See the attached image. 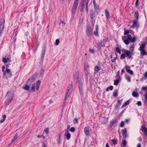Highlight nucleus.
<instances>
[{
  "mask_svg": "<svg viewBox=\"0 0 147 147\" xmlns=\"http://www.w3.org/2000/svg\"><path fill=\"white\" fill-rule=\"evenodd\" d=\"M41 83V81L40 80H38L36 83L32 84L31 85V92H35L36 90H38Z\"/></svg>",
  "mask_w": 147,
  "mask_h": 147,
  "instance_id": "1",
  "label": "nucleus"
},
{
  "mask_svg": "<svg viewBox=\"0 0 147 147\" xmlns=\"http://www.w3.org/2000/svg\"><path fill=\"white\" fill-rule=\"evenodd\" d=\"M146 46V44H142L140 45L138 49V50L140 52V57L141 58H142L144 55H147V53L145 51V49Z\"/></svg>",
  "mask_w": 147,
  "mask_h": 147,
  "instance_id": "2",
  "label": "nucleus"
},
{
  "mask_svg": "<svg viewBox=\"0 0 147 147\" xmlns=\"http://www.w3.org/2000/svg\"><path fill=\"white\" fill-rule=\"evenodd\" d=\"M92 25L93 26H94V23H92ZM93 27H91L90 26H87V27L86 30V33L87 35L90 36V35L91 34H92L93 33Z\"/></svg>",
  "mask_w": 147,
  "mask_h": 147,
  "instance_id": "3",
  "label": "nucleus"
},
{
  "mask_svg": "<svg viewBox=\"0 0 147 147\" xmlns=\"http://www.w3.org/2000/svg\"><path fill=\"white\" fill-rule=\"evenodd\" d=\"M73 85L72 84H70L67 90L65 98V99H67L69 95L71 93L72 90Z\"/></svg>",
  "mask_w": 147,
  "mask_h": 147,
  "instance_id": "4",
  "label": "nucleus"
},
{
  "mask_svg": "<svg viewBox=\"0 0 147 147\" xmlns=\"http://www.w3.org/2000/svg\"><path fill=\"white\" fill-rule=\"evenodd\" d=\"M69 129H67L64 134L65 137L67 140H69L71 137V134L69 132Z\"/></svg>",
  "mask_w": 147,
  "mask_h": 147,
  "instance_id": "5",
  "label": "nucleus"
},
{
  "mask_svg": "<svg viewBox=\"0 0 147 147\" xmlns=\"http://www.w3.org/2000/svg\"><path fill=\"white\" fill-rule=\"evenodd\" d=\"M36 77L35 75H32L26 81L27 84H29L33 83L35 80Z\"/></svg>",
  "mask_w": 147,
  "mask_h": 147,
  "instance_id": "6",
  "label": "nucleus"
},
{
  "mask_svg": "<svg viewBox=\"0 0 147 147\" xmlns=\"http://www.w3.org/2000/svg\"><path fill=\"white\" fill-rule=\"evenodd\" d=\"M4 22L5 20L4 19H1L0 21V33L3 29Z\"/></svg>",
  "mask_w": 147,
  "mask_h": 147,
  "instance_id": "7",
  "label": "nucleus"
},
{
  "mask_svg": "<svg viewBox=\"0 0 147 147\" xmlns=\"http://www.w3.org/2000/svg\"><path fill=\"white\" fill-rule=\"evenodd\" d=\"M86 1V0H81L80 6H81V9H80V11L82 12L84 11L85 6H86V5L85 3Z\"/></svg>",
  "mask_w": 147,
  "mask_h": 147,
  "instance_id": "8",
  "label": "nucleus"
},
{
  "mask_svg": "<svg viewBox=\"0 0 147 147\" xmlns=\"http://www.w3.org/2000/svg\"><path fill=\"white\" fill-rule=\"evenodd\" d=\"M5 71L6 72V73H7V75L3 76H5L6 78H7L8 77H10L11 76L12 73L9 69H8L6 67V71Z\"/></svg>",
  "mask_w": 147,
  "mask_h": 147,
  "instance_id": "9",
  "label": "nucleus"
},
{
  "mask_svg": "<svg viewBox=\"0 0 147 147\" xmlns=\"http://www.w3.org/2000/svg\"><path fill=\"white\" fill-rule=\"evenodd\" d=\"M137 20H134L133 21V25L131 26L132 27L138 28L139 26V25L138 23Z\"/></svg>",
  "mask_w": 147,
  "mask_h": 147,
  "instance_id": "10",
  "label": "nucleus"
},
{
  "mask_svg": "<svg viewBox=\"0 0 147 147\" xmlns=\"http://www.w3.org/2000/svg\"><path fill=\"white\" fill-rule=\"evenodd\" d=\"M90 127H85L84 128V131L85 134L87 136L90 135Z\"/></svg>",
  "mask_w": 147,
  "mask_h": 147,
  "instance_id": "11",
  "label": "nucleus"
},
{
  "mask_svg": "<svg viewBox=\"0 0 147 147\" xmlns=\"http://www.w3.org/2000/svg\"><path fill=\"white\" fill-rule=\"evenodd\" d=\"M127 57L130 58L131 57V56L132 55V52L130 51H128L127 50H125L124 52Z\"/></svg>",
  "mask_w": 147,
  "mask_h": 147,
  "instance_id": "12",
  "label": "nucleus"
},
{
  "mask_svg": "<svg viewBox=\"0 0 147 147\" xmlns=\"http://www.w3.org/2000/svg\"><path fill=\"white\" fill-rule=\"evenodd\" d=\"M79 2H76L74 1V3L72 8V12L74 13L75 11V10L78 7Z\"/></svg>",
  "mask_w": 147,
  "mask_h": 147,
  "instance_id": "13",
  "label": "nucleus"
},
{
  "mask_svg": "<svg viewBox=\"0 0 147 147\" xmlns=\"http://www.w3.org/2000/svg\"><path fill=\"white\" fill-rule=\"evenodd\" d=\"M127 36H123L122 38L123 41L126 45H128L129 43V40L127 39Z\"/></svg>",
  "mask_w": 147,
  "mask_h": 147,
  "instance_id": "14",
  "label": "nucleus"
},
{
  "mask_svg": "<svg viewBox=\"0 0 147 147\" xmlns=\"http://www.w3.org/2000/svg\"><path fill=\"white\" fill-rule=\"evenodd\" d=\"M125 69L126 71L130 74L131 75L133 74V72L130 69V67L129 66H128L126 65L125 66Z\"/></svg>",
  "mask_w": 147,
  "mask_h": 147,
  "instance_id": "15",
  "label": "nucleus"
},
{
  "mask_svg": "<svg viewBox=\"0 0 147 147\" xmlns=\"http://www.w3.org/2000/svg\"><path fill=\"white\" fill-rule=\"evenodd\" d=\"M100 121L103 123H106L108 121V118H107L105 117H101L100 118Z\"/></svg>",
  "mask_w": 147,
  "mask_h": 147,
  "instance_id": "16",
  "label": "nucleus"
},
{
  "mask_svg": "<svg viewBox=\"0 0 147 147\" xmlns=\"http://www.w3.org/2000/svg\"><path fill=\"white\" fill-rule=\"evenodd\" d=\"M95 30L94 32V34L96 36H98V25H96L95 26Z\"/></svg>",
  "mask_w": 147,
  "mask_h": 147,
  "instance_id": "17",
  "label": "nucleus"
},
{
  "mask_svg": "<svg viewBox=\"0 0 147 147\" xmlns=\"http://www.w3.org/2000/svg\"><path fill=\"white\" fill-rule=\"evenodd\" d=\"M142 89L143 91H146L145 95V99L146 100H147V86L142 87Z\"/></svg>",
  "mask_w": 147,
  "mask_h": 147,
  "instance_id": "18",
  "label": "nucleus"
},
{
  "mask_svg": "<svg viewBox=\"0 0 147 147\" xmlns=\"http://www.w3.org/2000/svg\"><path fill=\"white\" fill-rule=\"evenodd\" d=\"M126 128H124L122 130V133L123 137L125 138L126 137Z\"/></svg>",
  "mask_w": 147,
  "mask_h": 147,
  "instance_id": "19",
  "label": "nucleus"
},
{
  "mask_svg": "<svg viewBox=\"0 0 147 147\" xmlns=\"http://www.w3.org/2000/svg\"><path fill=\"white\" fill-rule=\"evenodd\" d=\"M7 94L9 95H11V98H9L10 101L11 102L13 98V96L14 92H10L9 91L7 93Z\"/></svg>",
  "mask_w": 147,
  "mask_h": 147,
  "instance_id": "20",
  "label": "nucleus"
},
{
  "mask_svg": "<svg viewBox=\"0 0 147 147\" xmlns=\"http://www.w3.org/2000/svg\"><path fill=\"white\" fill-rule=\"evenodd\" d=\"M141 128L143 131L146 135H147V128H145V126L144 125H143L142 126Z\"/></svg>",
  "mask_w": 147,
  "mask_h": 147,
  "instance_id": "21",
  "label": "nucleus"
},
{
  "mask_svg": "<svg viewBox=\"0 0 147 147\" xmlns=\"http://www.w3.org/2000/svg\"><path fill=\"white\" fill-rule=\"evenodd\" d=\"M127 141L125 140H123L121 145L122 147H127Z\"/></svg>",
  "mask_w": 147,
  "mask_h": 147,
  "instance_id": "22",
  "label": "nucleus"
},
{
  "mask_svg": "<svg viewBox=\"0 0 147 147\" xmlns=\"http://www.w3.org/2000/svg\"><path fill=\"white\" fill-rule=\"evenodd\" d=\"M130 100H127V101L125 102L123 105L122 108H123L124 107H125L127 105L129 104L130 102Z\"/></svg>",
  "mask_w": 147,
  "mask_h": 147,
  "instance_id": "23",
  "label": "nucleus"
},
{
  "mask_svg": "<svg viewBox=\"0 0 147 147\" xmlns=\"http://www.w3.org/2000/svg\"><path fill=\"white\" fill-rule=\"evenodd\" d=\"M134 17L136 19V20H138V17H139V14L138 12V11H136L135 12L134 15Z\"/></svg>",
  "mask_w": 147,
  "mask_h": 147,
  "instance_id": "24",
  "label": "nucleus"
},
{
  "mask_svg": "<svg viewBox=\"0 0 147 147\" xmlns=\"http://www.w3.org/2000/svg\"><path fill=\"white\" fill-rule=\"evenodd\" d=\"M105 15L106 18L107 19H108L109 18V13L107 9H105Z\"/></svg>",
  "mask_w": 147,
  "mask_h": 147,
  "instance_id": "25",
  "label": "nucleus"
},
{
  "mask_svg": "<svg viewBox=\"0 0 147 147\" xmlns=\"http://www.w3.org/2000/svg\"><path fill=\"white\" fill-rule=\"evenodd\" d=\"M132 95L133 96L135 97H137L139 96L138 93L134 91L132 92Z\"/></svg>",
  "mask_w": 147,
  "mask_h": 147,
  "instance_id": "26",
  "label": "nucleus"
},
{
  "mask_svg": "<svg viewBox=\"0 0 147 147\" xmlns=\"http://www.w3.org/2000/svg\"><path fill=\"white\" fill-rule=\"evenodd\" d=\"M118 92L117 90H115L113 92V95L114 97H116L117 96Z\"/></svg>",
  "mask_w": 147,
  "mask_h": 147,
  "instance_id": "27",
  "label": "nucleus"
},
{
  "mask_svg": "<svg viewBox=\"0 0 147 147\" xmlns=\"http://www.w3.org/2000/svg\"><path fill=\"white\" fill-rule=\"evenodd\" d=\"M134 44L131 45L129 47V50L131 52H132L134 51Z\"/></svg>",
  "mask_w": 147,
  "mask_h": 147,
  "instance_id": "28",
  "label": "nucleus"
},
{
  "mask_svg": "<svg viewBox=\"0 0 147 147\" xmlns=\"http://www.w3.org/2000/svg\"><path fill=\"white\" fill-rule=\"evenodd\" d=\"M30 86L28 85H26L24 88V89L27 90H29Z\"/></svg>",
  "mask_w": 147,
  "mask_h": 147,
  "instance_id": "29",
  "label": "nucleus"
},
{
  "mask_svg": "<svg viewBox=\"0 0 147 147\" xmlns=\"http://www.w3.org/2000/svg\"><path fill=\"white\" fill-rule=\"evenodd\" d=\"M5 68V67L4 66H3L2 67V71L3 73V76H6L7 75V73H6V72H5V71H4V69Z\"/></svg>",
  "mask_w": 147,
  "mask_h": 147,
  "instance_id": "30",
  "label": "nucleus"
},
{
  "mask_svg": "<svg viewBox=\"0 0 147 147\" xmlns=\"http://www.w3.org/2000/svg\"><path fill=\"white\" fill-rule=\"evenodd\" d=\"M137 38V37L135 36H134L133 37L132 39H131V42H132L134 43L136 39Z\"/></svg>",
  "mask_w": 147,
  "mask_h": 147,
  "instance_id": "31",
  "label": "nucleus"
},
{
  "mask_svg": "<svg viewBox=\"0 0 147 147\" xmlns=\"http://www.w3.org/2000/svg\"><path fill=\"white\" fill-rule=\"evenodd\" d=\"M89 68V65L87 63H86L84 65V68L86 71H87L88 69Z\"/></svg>",
  "mask_w": 147,
  "mask_h": 147,
  "instance_id": "32",
  "label": "nucleus"
},
{
  "mask_svg": "<svg viewBox=\"0 0 147 147\" xmlns=\"http://www.w3.org/2000/svg\"><path fill=\"white\" fill-rule=\"evenodd\" d=\"M89 0H86V1L85 2V4L86 5V8L87 11L88 12V3L89 1Z\"/></svg>",
  "mask_w": 147,
  "mask_h": 147,
  "instance_id": "33",
  "label": "nucleus"
},
{
  "mask_svg": "<svg viewBox=\"0 0 147 147\" xmlns=\"http://www.w3.org/2000/svg\"><path fill=\"white\" fill-rule=\"evenodd\" d=\"M18 137V135L17 134H16L14 136V137L13 138V139H12V140L11 141V142L12 143L15 140H16V139H17Z\"/></svg>",
  "mask_w": 147,
  "mask_h": 147,
  "instance_id": "34",
  "label": "nucleus"
},
{
  "mask_svg": "<svg viewBox=\"0 0 147 147\" xmlns=\"http://www.w3.org/2000/svg\"><path fill=\"white\" fill-rule=\"evenodd\" d=\"M79 90L80 91V93L81 94H82V85L81 84H80V85L79 86Z\"/></svg>",
  "mask_w": 147,
  "mask_h": 147,
  "instance_id": "35",
  "label": "nucleus"
},
{
  "mask_svg": "<svg viewBox=\"0 0 147 147\" xmlns=\"http://www.w3.org/2000/svg\"><path fill=\"white\" fill-rule=\"evenodd\" d=\"M126 79L128 82H130L131 81V77L129 76H126L125 77Z\"/></svg>",
  "mask_w": 147,
  "mask_h": 147,
  "instance_id": "36",
  "label": "nucleus"
},
{
  "mask_svg": "<svg viewBox=\"0 0 147 147\" xmlns=\"http://www.w3.org/2000/svg\"><path fill=\"white\" fill-rule=\"evenodd\" d=\"M125 53H123L122 54L120 57V58L121 59H124L125 58Z\"/></svg>",
  "mask_w": 147,
  "mask_h": 147,
  "instance_id": "37",
  "label": "nucleus"
},
{
  "mask_svg": "<svg viewBox=\"0 0 147 147\" xmlns=\"http://www.w3.org/2000/svg\"><path fill=\"white\" fill-rule=\"evenodd\" d=\"M94 70L96 72H98L99 70V67L98 66H96Z\"/></svg>",
  "mask_w": 147,
  "mask_h": 147,
  "instance_id": "38",
  "label": "nucleus"
},
{
  "mask_svg": "<svg viewBox=\"0 0 147 147\" xmlns=\"http://www.w3.org/2000/svg\"><path fill=\"white\" fill-rule=\"evenodd\" d=\"M59 42V39H57L55 40V45H58Z\"/></svg>",
  "mask_w": 147,
  "mask_h": 147,
  "instance_id": "39",
  "label": "nucleus"
},
{
  "mask_svg": "<svg viewBox=\"0 0 147 147\" xmlns=\"http://www.w3.org/2000/svg\"><path fill=\"white\" fill-rule=\"evenodd\" d=\"M127 37L129 40H131L132 38V37L130 34H127Z\"/></svg>",
  "mask_w": 147,
  "mask_h": 147,
  "instance_id": "40",
  "label": "nucleus"
},
{
  "mask_svg": "<svg viewBox=\"0 0 147 147\" xmlns=\"http://www.w3.org/2000/svg\"><path fill=\"white\" fill-rule=\"evenodd\" d=\"M118 120L117 119H115L112 121V124L115 123L117 122Z\"/></svg>",
  "mask_w": 147,
  "mask_h": 147,
  "instance_id": "41",
  "label": "nucleus"
},
{
  "mask_svg": "<svg viewBox=\"0 0 147 147\" xmlns=\"http://www.w3.org/2000/svg\"><path fill=\"white\" fill-rule=\"evenodd\" d=\"M4 63H6L7 62V59L5 58H3L2 59Z\"/></svg>",
  "mask_w": 147,
  "mask_h": 147,
  "instance_id": "42",
  "label": "nucleus"
},
{
  "mask_svg": "<svg viewBox=\"0 0 147 147\" xmlns=\"http://www.w3.org/2000/svg\"><path fill=\"white\" fill-rule=\"evenodd\" d=\"M119 80H116L114 82V85H117L119 83Z\"/></svg>",
  "mask_w": 147,
  "mask_h": 147,
  "instance_id": "43",
  "label": "nucleus"
},
{
  "mask_svg": "<svg viewBox=\"0 0 147 147\" xmlns=\"http://www.w3.org/2000/svg\"><path fill=\"white\" fill-rule=\"evenodd\" d=\"M90 52L91 53H94L95 52V50L94 49H89Z\"/></svg>",
  "mask_w": 147,
  "mask_h": 147,
  "instance_id": "44",
  "label": "nucleus"
},
{
  "mask_svg": "<svg viewBox=\"0 0 147 147\" xmlns=\"http://www.w3.org/2000/svg\"><path fill=\"white\" fill-rule=\"evenodd\" d=\"M44 131L47 134H48L49 132V130L48 128H46L44 130Z\"/></svg>",
  "mask_w": 147,
  "mask_h": 147,
  "instance_id": "45",
  "label": "nucleus"
},
{
  "mask_svg": "<svg viewBox=\"0 0 147 147\" xmlns=\"http://www.w3.org/2000/svg\"><path fill=\"white\" fill-rule=\"evenodd\" d=\"M116 51L118 53H121V51H120L119 48V47L116 48Z\"/></svg>",
  "mask_w": 147,
  "mask_h": 147,
  "instance_id": "46",
  "label": "nucleus"
},
{
  "mask_svg": "<svg viewBox=\"0 0 147 147\" xmlns=\"http://www.w3.org/2000/svg\"><path fill=\"white\" fill-rule=\"evenodd\" d=\"M144 79H146L147 78V71L145 72L144 74Z\"/></svg>",
  "mask_w": 147,
  "mask_h": 147,
  "instance_id": "47",
  "label": "nucleus"
},
{
  "mask_svg": "<svg viewBox=\"0 0 147 147\" xmlns=\"http://www.w3.org/2000/svg\"><path fill=\"white\" fill-rule=\"evenodd\" d=\"M73 122L75 124H76L78 123L77 119L76 118H75L73 120Z\"/></svg>",
  "mask_w": 147,
  "mask_h": 147,
  "instance_id": "48",
  "label": "nucleus"
},
{
  "mask_svg": "<svg viewBox=\"0 0 147 147\" xmlns=\"http://www.w3.org/2000/svg\"><path fill=\"white\" fill-rule=\"evenodd\" d=\"M112 141L114 144H117V140H116L114 139L112 140Z\"/></svg>",
  "mask_w": 147,
  "mask_h": 147,
  "instance_id": "49",
  "label": "nucleus"
},
{
  "mask_svg": "<svg viewBox=\"0 0 147 147\" xmlns=\"http://www.w3.org/2000/svg\"><path fill=\"white\" fill-rule=\"evenodd\" d=\"M129 30H127L125 31L124 32V34L126 35L128 34L129 33Z\"/></svg>",
  "mask_w": 147,
  "mask_h": 147,
  "instance_id": "50",
  "label": "nucleus"
},
{
  "mask_svg": "<svg viewBox=\"0 0 147 147\" xmlns=\"http://www.w3.org/2000/svg\"><path fill=\"white\" fill-rule=\"evenodd\" d=\"M121 100H118L117 101V105H121Z\"/></svg>",
  "mask_w": 147,
  "mask_h": 147,
  "instance_id": "51",
  "label": "nucleus"
},
{
  "mask_svg": "<svg viewBox=\"0 0 147 147\" xmlns=\"http://www.w3.org/2000/svg\"><path fill=\"white\" fill-rule=\"evenodd\" d=\"M75 129L74 127H72L70 129V131L72 132H74L75 131Z\"/></svg>",
  "mask_w": 147,
  "mask_h": 147,
  "instance_id": "52",
  "label": "nucleus"
},
{
  "mask_svg": "<svg viewBox=\"0 0 147 147\" xmlns=\"http://www.w3.org/2000/svg\"><path fill=\"white\" fill-rule=\"evenodd\" d=\"M137 105L138 106H140L142 105V103L141 101H139L137 103Z\"/></svg>",
  "mask_w": 147,
  "mask_h": 147,
  "instance_id": "53",
  "label": "nucleus"
},
{
  "mask_svg": "<svg viewBox=\"0 0 147 147\" xmlns=\"http://www.w3.org/2000/svg\"><path fill=\"white\" fill-rule=\"evenodd\" d=\"M124 125V122L123 121H121L120 125V126L121 127H123Z\"/></svg>",
  "mask_w": 147,
  "mask_h": 147,
  "instance_id": "54",
  "label": "nucleus"
},
{
  "mask_svg": "<svg viewBox=\"0 0 147 147\" xmlns=\"http://www.w3.org/2000/svg\"><path fill=\"white\" fill-rule=\"evenodd\" d=\"M94 9H95L97 10L99 8L98 6L96 5H94Z\"/></svg>",
  "mask_w": 147,
  "mask_h": 147,
  "instance_id": "55",
  "label": "nucleus"
},
{
  "mask_svg": "<svg viewBox=\"0 0 147 147\" xmlns=\"http://www.w3.org/2000/svg\"><path fill=\"white\" fill-rule=\"evenodd\" d=\"M108 88H109V90H112L113 89V87L112 86H110L108 87Z\"/></svg>",
  "mask_w": 147,
  "mask_h": 147,
  "instance_id": "56",
  "label": "nucleus"
},
{
  "mask_svg": "<svg viewBox=\"0 0 147 147\" xmlns=\"http://www.w3.org/2000/svg\"><path fill=\"white\" fill-rule=\"evenodd\" d=\"M129 32H130V33L133 34H134V32L132 30H129Z\"/></svg>",
  "mask_w": 147,
  "mask_h": 147,
  "instance_id": "57",
  "label": "nucleus"
},
{
  "mask_svg": "<svg viewBox=\"0 0 147 147\" xmlns=\"http://www.w3.org/2000/svg\"><path fill=\"white\" fill-rule=\"evenodd\" d=\"M6 117V116L5 115H4L3 116V119L5 120Z\"/></svg>",
  "mask_w": 147,
  "mask_h": 147,
  "instance_id": "58",
  "label": "nucleus"
},
{
  "mask_svg": "<svg viewBox=\"0 0 147 147\" xmlns=\"http://www.w3.org/2000/svg\"><path fill=\"white\" fill-rule=\"evenodd\" d=\"M138 3V1L136 0L135 5L136 6H137Z\"/></svg>",
  "mask_w": 147,
  "mask_h": 147,
  "instance_id": "59",
  "label": "nucleus"
},
{
  "mask_svg": "<svg viewBox=\"0 0 147 147\" xmlns=\"http://www.w3.org/2000/svg\"><path fill=\"white\" fill-rule=\"evenodd\" d=\"M116 59V58H115L113 59H112V60H111L112 62H114L115 61Z\"/></svg>",
  "mask_w": 147,
  "mask_h": 147,
  "instance_id": "60",
  "label": "nucleus"
},
{
  "mask_svg": "<svg viewBox=\"0 0 147 147\" xmlns=\"http://www.w3.org/2000/svg\"><path fill=\"white\" fill-rule=\"evenodd\" d=\"M124 69H122L121 72V74L122 75V74L124 73Z\"/></svg>",
  "mask_w": 147,
  "mask_h": 147,
  "instance_id": "61",
  "label": "nucleus"
},
{
  "mask_svg": "<svg viewBox=\"0 0 147 147\" xmlns=\"http://www.w3.org/2000/svg\"><path fill=\"white\" fill-rule=\"evenodd\" d=\"M106 147H110L108 143H106Z\"/></svg>",
  "mask_w": 147,
  "mask_h": 147,
  "instance_id": "62",
  "label": "nucleus"
},
{
  "mask_svg": "<svg viewBox=\"0 0 147 147\" xmlns=\"http://www.w3.org/2000/svg\"><path fill=\"white\" fill-rule=\"evenodd\" d=\"M5 120L3 119L2 120H1V121H0V122H1V123H3V122L4 121H5Z\"/></svg>",
  "mask_w": 147,
  "mask_h": 147,
  "instance_id": "63",
  "label": "nucleus"
},
{
  "mask_svg": "<svg viewBox=\"0 0 147 147\" xmlns=\"http://www.w3.org/2000/svg\"><path fill=\"white\" fill-rule=\"evenodd\" d=\"M137 147H141L140 144H138L137 145Z\"/></svg>",
  "mask_w": 147,
  "mask_h": 147,
  "instance_id": "64",
  "label": "nucleus"
}]
</instances>
